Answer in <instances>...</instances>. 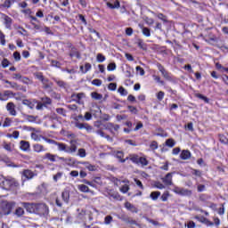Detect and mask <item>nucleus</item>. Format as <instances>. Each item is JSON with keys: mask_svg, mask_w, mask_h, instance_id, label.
I'll list each match as a JSON object with an SVG mask.
<instances>
[{"mask_svg": "<svg viewBox=\"0 0 228 228\" xmlns=\"http://www.w3.org/2000/svg\"><path fill=\"white\" fill-rule=\"evenodd\" d=\"M43 140L49 144L56 145L59 151H63L65 153L72 154L77 150L75 140L70 141V146H68L64 142H57V141L45 136L43 137Z\"/></svg>", "mask_w": 228, "mask_h": 228, "instance_id": "nucleus-1", "label": "nucleus"}, {"mask_svg": "<svg viewBox=\"0 0 228 228\" xmlns=\"http://www.w3.org/2000/svg\"><path fill=\"white\" fill-rule=\"evenodd\" d=\"M20 185L19 182L14 178H5L4 176H0V186L4 190H10Z\"/></svg>", "mask_w": 228, "mask_h": 228, "instance_id": "nucleus-2", "label": "nucleus"}, {"mask_svg": "<svg viewBox=\"0 0 228 228\" xmlns=\"http://www.w3.org/2000/svg\"><path fill=\"white\" fill-rule=\"evenodd\" d=\"M14 207H15L14 202L4 201L1 205L2 214L4 216L10 215Z\"/></svg>", "mask_w": 228, "mask_h": 228, "instance_id": "nucleus-3", "label": "nucleus"}, {"mask_svg": "<svg viewBox=\"0 0 228 228\" xmlns=\"http://www.w3.org/2000/svg\"><path fill=\"white\" fill-rule=\"evenodd\" d=\"M48 211H49V208L44 203L36 204L35 214L45 216L48 214Z\"/></svg>", "mask_w": 228, "mask_h": 228, "instance_id": "nucleus-4", "label": "nucleus"}, {"mask_svg": "<svg viewBox=\"0 0 228 228\" xmlns=\"http://www.w3.org/2000/svg\"><path fill=\"white\" fill-rule=\"evenodd\" d=\"M13 96V92L10 90H5L4 93H0V101L5 102L8 101L9 98Z\"/></svg>", "mask_w": 228, "mask_h": 228, "instance_id": "nucleus-5", "label": "nucleus"}, {"mask_svg": "<svg viewBox=\"0 0 228 228\" xmlns=\"http://www.w3.org/2000/svg\"><path fill=\"white\" fill-rule=\"evenodd\" d=\"M5 109H7V111L9 115L11 116H17V110H16V106L12 102H8L7 106H5Z\"/></svg>", "mask_w": 228, "mask_h": 228, "instance_id": "nucleus-6", "label": "nucleus"}, {"mask_svg": "<svg viewBox=\"0 0 228 228\" xmlns=\"http://www.w3.org/2000/svg\"><path fill=\"white\" fill-rule=\"evenodd\" d=\"M85 98L84 93L72 94L71 99L78 104H83L82 99Z\"/></svg>", "mask_w": 228, "mask_h": 228, "instance_id": "nucleus-7", "label": "nucleus"}, {"mask_svg": "<svg viewBox=\"0 0 228 228\" xmlns=\"http://www.w3.org/2000/svg\"><path fill=\"white\" fill-rule=\"evenodd\" d=\"M22 206L25 208L28 213L36 214V204L24 202L22 203Z\"/></svg>", "mask_w": 228, "mask_h": 228, "instance_id": "nucleus-8", "label": "nucleus"}, {"mask_svg": "<svg viewBox=\"0 0 228 228\" xmlns=\"http://www.w3.org/2000/svg\"><path fill=\"white\" fill-rule=\"evenodd\" d=\"M75 126H76L77 128H78L79 130L86 129V130L88 131V132H91V131L93 130L92 126H89V125L86 124V123L76 122V123H75Z\"/></svg>", "mask_w": 228, "mask_h": 228, "instance_id": "nucleus-9", "label": "nucleus"}, {"mask_svg": "<svg viewBox=\"0 0 228 228\" xmlns=\"http://www.w3.org/2000/svg\"><path fill=\"white\" fill-rule=\"evenodd\" d=\"M162 182H163L167 186H171V185H173V175H172V173L167 174V175L162 178Z\"/></svg>", "mask_w": 228, "mask_h": 228, "instance_id": "nucleus-10", "label": "nucleus"}, {"mask_svg": "<svg viewBox=\"0 0 228 228\" xmlns=\"http://www.w3.org/2000/svg\"><path fill=\"white\" fill-rule=\"evenodd\" d=\"M31 147V145L29 144V142H28V141L25 140H21L20 142V149L23 151H28L29 148Z\"/></svg>", "mask_w": 228, "mask_h": 228, "instance_id": "nucleus-11", "label": "nucleus"}, {"mask_svg": "<svg viewBox=\"0 0 228 228\" xmlns=\"http://www.w3.org/2000/svg\"><path fill=\"white\" fill-rule=\"evenodd\" d=\"M195 219L198 220L200 223H202V224H204L208 226H212L213 225V223L210 222L208 218H206L204 216H196Z\"/></svg>", "mask_w": 228, "mask_h": 228, "instance_id": "nucleus-12", "label": "nucleus"}, {"mask_svg": "<svg viewBox=\"0 0 228 228\" xmlns=\"http://www.w3.org/2000/svg\"><path fill=\"white\" fill-rule=\"evenodd\" d=\"M191 153L188 150H183L180 153V159H182L183 160H187V159H191Z\"/></svg>", "mask_w": 228, "mask_h": 228, "instance_id": "nucleus-13", "label": "nucleus"}, {"mask_svg": "<svg viewBox=\"0 0 228 228\" xmlns=\"http://www.w3.org/2000/svg\"><path fill=\"white\" fill-rule=\"evenodd\" d=\"M158 69L161 72L163 77H165V79L169 80L170 77L168 72L164 69V67L160 64H158Z\"/></svg>", "mask_w": 228, "mask_h": 228, "instance_id": "nucleus-14", "label": "nucleus"}, {"mask_svg": "<svg viewBox=\"0 0 228 228\" xmlns=\"http://www.w3.org/2000/svg\"><path fill=\"white\" fill-rule=\"evenodd\" d=\"M33 151L37 153H41L46 151V149L43 145L37 143L33 145Z\"/></svg>", "mask_w": 228, "mask_h": 228, "instance_id": "nucleus-15", "label": "nucleus"}, {"mask_svg": "<svg viewBox=\"0 0 228 228\" xmlns=\"http://www.w3.org/2000/svg\"><path fill=\"white\" fill-rule=\"evenodd\" d=\"M12 79L13 80H18V81H22V82L28 81V77H23L20 73H13L12 74Z\"/></svg>", "mask_w": 228, "mask_h": 228, "instance_id": "nucleus-16", "label": "nucleus"}, {"mask_svg": "<svg viewBox=\"0 0 228 228\" xmlns=\"http://www.w3.org/2000/svg\"><path fill=\"white\" fill-rule=\"evenodd\" d=\"M125 207L126 208V209H128V211H132V213H138V208L130 202H126Z\"/></svg>", "mask_w": 228, "mask_h": 228, "instance_id": "nucleus-17", "label": "nucleus"}, {"mask_svg": "<svg viewBox=\"0 0 228 228\" xmlns=\"http://www.w3.org/2000/svg\"><path fill=\"white\" fill-rule=\"evenodd\" d=\"M4 20L5 28H11L12 25V19L10 18L9 16L4 15Z\"/></svg>", "mask_w": 228, "mask_h": 228, "instance_id": "nucleus-18", "label": "nucleus"}, {"mask_svg": "<svg viewBox=\"0 0 228 228\" xmlns=\"http://www.w3.org/2000/svg\"><path fill=\"white\" fill-rule=\"evenodd\" d=\"M81 164L84 165L86 168L90 172L96 171V167L94 165L90 164L89 162H82Z\"/></svg>", "mask_w": 228, "mask_h": 228, "instance_id": "nucleus-19", "label": "nucleus"}, {"mask_svg": "<svg viewBox=\"0 0 228 228\" xmlns=\"http://www.w3.org/2000/svg\"><path fill=\"white\" fill-rule=\"evenodd\" d=\"M57 158H59V156L53 155V154H51V153H46L44 157V159H47L48 160H50L52 162H56Z\"/></svg>", "mask_w": 228, "mask_h": 228, "instance_id": "nucleus-20", "label": "nucleus"}, {"mask_svg": "<svg viewBox=\"0 0 228 228\" xmlns=\"http://www.w3.org/2000/svg\"><path fill=\"white\" fill-rule=\"evenodd\" d=\"M35 77L37 79H38L39 81L42 82V84H45L46 82H48L47 78H45L43 74L41 72H37L35 74Z\"/></svg>", "mask_w": 228, "mask_h": 228, "instance_id": "nucleus-21", "label": "nucleus"}, {"mask_svg": "<svg viewBox=\"0 0 228 228\" xmlns=\"http://www.w3.org/2000/svg\"><path fill=\"white\" fill-rule=\"evenodd\" d=\"M107 6L110 9H118L120 7V4L118 0H116L114 4L108 2Z\"/></svg>", "mask_w": 228, "mask_h": 228, "instance_id": "nucleus-22", "label": "nucleus"}, {"mask_svg": "<svg viewBox=\"0 0 228 228\" xmlns=\"http://www.w3.org/2000/svg\"><path fill=\"white\" fill-rule=\"evenodd\" d=\"M4 83L8 85L5 86V88H12V89L18 88V84L16 82H11L9 80H4Z\"/></svg>", "mask_w": 228, "mask_h": 228, "instance_id": "nucleus-23", "label": "nucleus"}, {"mask_svg": "<svg viewBox=\"0 0 228 228\" xmlns=\"http://www.w3.org/2000/svg\"><path fill=\"white\" fill-rule=\"evenodd\" d=\"M192 194V191L190 190H186L183 187H181L180 190V196H191Z\"/></svg>", "mask_w": 228, "mask_h": 228, "instance_id": "nucleus-24", "label": "nucleus"}, {"mask_svg": "<svg viewBox=\"0 0 228 228\" xmlns=\"http://www.w3.org/2000/svg\"><path fill=\"white\" fill-rule=\"evenodd\" d=\"M142 28V33L145 37H151V29L145 27H141Z\"/></svg>", "mask_w": 228, "mask_h": 228, "instance_id": "nucleus-25", "label": "nucleus"}, {"mask_svg": "<svg viewBox=\"0 0 228 228\" xmlns=\"http://www.w3.org/2000/svg\"><path fill=\"white\" fill-rule=\"evenodd\" d=\"M34 176V174L32 173L31 170H24L23 171V177H25L26 179L29 180L32 179Z\"/></svg>", "mask_w": 228, "mask_h": 228, "instance_id": "nucleus-26", "label": "nucleus"}, {"mask_svg": "<svg viewBox=\"0 0 228 228\" xmlns=\"http://www.w3.org/2000/svg\"><path fill=\"white\" fill-rule=\"evenodd\" d=\"M43 138V135L37 134V133H31V139L35 142H40Z\"/></svg>", "mask_w": 228, "mask_h": 228, "instance_id": "nucleus-27", "label": "nucleus"}, {"mask_svg": "<svg viewBox=\"0 0 228 228\" xmlns=\"http://www.w3.org/2000/svg\"><path fill=\"white\" fill-rule=\"evenodd\" d=\"M91 97L96 101H101L103 98L102 94L97 92L91 93Z\"/></svg>", "mask_w": 228, "mask_h": 228, "instance_id": "nucleus-28", "label": "nucleus"}, {"mask_svg": "<svg viewBox=\"0 0 228 228\" xmlns=\"http://www.w3.org/2000/svg\"><path fill=\"white\" fill-rule=\"evenodd\" d=\"M14 0H2V6L4 8H10Z\"/></svg>", "mask_w": 228, "mask_h": 228, "instance_id": "nucleus-29", "label": "nucleus"}, {"mask_svg": "<svg viewBox=\"0 0 228 228\" xmlns=\"http://www.w3.org/2000/svg\"><path fill=\"white\" fill-rule=\"evenodd\" d=\"M138 165H142V167H147V165H149V161L147 160V159L140 157L138 160Z\"/></svg>", "mask_w": 228, "mask_h": 228, "instance_id": "nucleus-30", "label": "nucleus"}, {"mask_svg": "<svg viewBox=\"0 0 228 228\" xmlns=\"http://www.w3.org/2000/svg\"><path fill=\"white\" fill-rule=\"evenodd\" d=\"M91 113L93 115H99L100 113H102V110L99 106L94 105V106H93V109L91 110Z\"/></svg>", "mask_w": 228, "mask_h": 228, "instance_id": "nucleus-31", "label": "nucleus"}, {"mask_svg": "<svg viewBox=\"0 0 228 228\" xmlns=\"http://www.w3.org/2000/svg\"><path fill=\"white\" fill-rule=\"evenodd\" d=\"M4 148L5 149V151H7L8 152H12L13 151L14 145L12 144V142H4Z\"/></svg>", "mask_w": 228, "mask_h": 228, "instance_id": "nucleus-32", "label": "nucleus"}, {"mask_svg": "<svg viewBox=\"0 0 228 228\" xmlns=\"http://www.w3.org/2000/svg\"><path fill=\"white\" fill-rule=\"evenodd\" d=\"M160 196V192L159 191H152L151 194H150V198L152 200H158V198H159Z\"/></svg>", "mask_w": 228, "mask_h": 228, "instance_id": "nucleus-33", "label": "nucleus"}, {"mask_svg": "<svg viewBox=\"0 0 228 228\" xmlns=\"http://www.w3.org/2000/svg\"><path fill=\"white\" fill-rule=\"evenodd\" d=\"M61 198H62V200L65 201V202H69V198H70V194H69V191H63L62 193H61Z\"/></svg>", "mask_w": 228, "mask_h": 228, "instance_id": "nucleus-34", "label": "nucleus"}, {"mask_svg": "<svg viewBox=\"0 0 228 228\" xmlns=\"http://www.w3.org/2000/svg\"><path fill=\"white\" fill-rule=\"evenodd\" d=\"M24 214H25L24 208H16V210H15V215H16L18 217H21L22 216H24Z\"/></svg>", "mask_w": 228, "mask_h": 228, "instance_id": "nucleus-35", "label": "nucleus"}, {"mask_svg": "<svg viewBox=\"0 0 228 228\" xmlns=\"http://www.w3.org/2000/svg\"><path fill=\"white\" fill-rule=\"evenodd\" d=\"M96 61L97 62H104L106 61V57L102 53H97Z\"/></svg>", "mask_w": 228, "mask_h": 228, "instance_id": "nucleus-36", "label": "nucleus"}, {"mask_svg": "<svg viewBox=\"0 0 228 228\" xmlns=\"http://www.w3.org/2000/svg\"><path fill=\"white\" fill-rule=\"evenodd\" d=\"M22 104L28 106L30 109H33L35 107V102H31L29 100H24L22 102Z\"/></svg>", "mask_w": 228, "mask_h": 228, "instance_id": "nucleus-37", "label": "nucleus"}, {"mask_svg": "<svg viewBox=\"0 0 228 228\" xmlns=\"http://www.w3.org/2000/svg\"><path fill=\"white\" fill-rule=\"evenodd\" d=\"M137 46H138L140 49L146 50V44L143 42L142 39H138V41H137Z\"/></svg>", "mask_w": 228, "mask_h": 228, "instance_id": "nucleus-38", "label": "nucleus"}, {"mask_svg": "<svg viewBox=\"0 0 228 228\" xmlns=\"http://www.w3.org/2000/svg\"><path fill=\"white\" fill-rule=\"evenodd\" d=\"M25 118H26L27 122H31V123H35L37 120V117L32 116V115H26Z\"/></svg>", "mask_w": 228, "mask_h": 228, "instance_id": "nucleus-39", "label": "nucleus"}, {"mask_svg": "<svg viewBox=\"0 0 228 228\" xmlns=\"http://www.w3.org/2000/svg\"><path fill=\"white\" fill-rule=\"evenodd\" d=\"M166 145H167V147L173 148V147L175 145V142L174 139L169 138V139H167V140L166 141Z\"/></svg>", "mask_w": 228, "mask_h": 228, "instance_id": "nucleus-40", "label": "nucleus"}, {"mask_svg": "<svg viewBox=\"0 0 228 228\" xmlns=\"http://www.w3.org/2000/svg\"><path fill=\"white\" fill-rule=\"evenodd\" d=\"M12 118H5L4 123L3 125V127L6 128V127H10L12 126Z\"/></svg>", "mask_w": 228, "mask_h": 228, "instance_id": "nucleus-41", "label": "nucleus"}, {"mask_svg": "<svg viewBox=\"0 0 228 228\" xmlns=\"http://www.w3.org/2000/svg\"><path fill=\"white\" fill-rule=\"evenodd\" d=\"M113 222V216H106L104 218V224L109 225Z\"/></svg>", "mask_w": 228, "mask_h": 228, "instance_id": "nucleus-42", "label": "nucleus"}, {"mask_svg": "<svg viewBox=\"0 0 228 228\" xmlns=\"http://www.w3.org/2000/svg\"><path fill=\"white\" fill-rule=\"evenodd\" d=\"M129 190L130 187L127 183H125L124 185H122V187H120V191L124 194H126Z\"/></svg>", "mask_w": 228, "mask_h": 228, "instance_id": "nucleus-43", "label": "nucleus"}, {"mask_svg": "<svg viewBox=\"0 0 228 228\" xmlns=\"http://www.w3.org/2000/svg\"><path fill=\"white\" fill-rule=\"evenodd\" d=\"M91 84L94 86L100 87L102 85V81L101 79H94Z\"/></svg>", "mask_w": 228, "mask_h": 228, "instance_id": "nucleus-44", "label": "nucleus"}, {"mask_svg": "<svg viewBox=\"0 0 228 228\" xmlns=\"http://www.w3.org/2000/svg\"><path fill=\"white\" fill-rule=\"evenodd\" d=\"M115 155L123 163L126 160V159H123L124 153L122 151H117Z\"/></svg>", "mask_w": 228, "mask_h": 228, "instance_id": "nucleus-45", "label": "nucleus"}, {"mask_svg": "<svg viewBox=\"0 0 228 228\" xmlns=\"http://www.w3.org/2000/svg\"><path fill=\"white\" fill-rule=\"evenodd\" d=\"M78 189L82 192H89V187H87V185H84V184L78 185Z\"/></svg>", "mask_w": 228, "mask_h": 228, "instance_id": "nucleus-46", "label": "nucleus"}, {"mask_svg": "<svg viewBox=\"0 0 228 228\" xmlns=\"http://www.w3.org/2000/svg\"><path fill=\"white\" fill-rule=\"evenodd\" d=\"M154 187L159 189V190H163V189L166 188L165 185H163V183H160V182H155L154 183Z\"/></svg>", "mask_w": 228, "mask_h": 228, "instance_id": "nucleus-47", "label": "nucleus"}, {"mask_svg": "<svg viewBox=\"0 0 228 228\" xmlns=\"http://www.w3.org/2000/svg\"><path fill=\"white\" fill-rule=\"evenodd\" d=\"M196 96L200 99L203 100L205 102L208 103L209 100L208 98H207V96L203 95L202 94H197Z\"/></svg>", "mask_w": 228, "mask_h": 228, "instance_id": "nucleus-48", "label": "nucleus"}, {"mask_svg": "<svg viewBox=\"0 0 228 228\" xmlns=\"http://www.w3.org/2000/svg\"><path fill=\"white\" fill-rule=\"evenodd\" d=\"M130 159H131L134 163L139 165L140 157H139L138 155H132L131 158H130Z\"/></svg>", "mask_w": 228, "mask_h": 228, "instance_id": "nucleus-49", "label": "nucleus"}, {"mask_svg": "<svg viewBox=\"0 0 228 228\" xmlns=\"http://www.w3.org/2000/svg\"><path fill=\"white\" fill-rule=\"evenodd\" d=\"M107 69H108L109 71H113V70L117 69V64H115V62L110 63V64L107 66Z\"/></svg>", "mask_w": 228, "mask_h": 228, "instance_id": "nucleus-50", "label": "nucleus"}, {"mask_svg": "<svg viewBox=\"0 0 228 228\" xmlns=\"http://www.w3.org/2000/svg\"><path fill=\"white\" fill-rule=\"evenodd\" d=\"M150 149L151 151H156L158 150V142L156 141H152L150 144Z\"/></svg>", "mask_w": 228, "mask_h": 228, "instance_id": "nucleus-51", "label": "nucleus"}, {"mask_svg": "<svg viewBox=\"0 0 228 228\" xmlns=\"http://www.w3.org/2000/svg\"><path fill=\"white\" fill-rule=\"evenodd\" d=\"M191 174L197 177L202 176V172L198 169H192Z\"/></svg>", "mask_w": 228, "mask_h": 228, "instance_id": "nucleus-52", "label": "nucleus"}, {"mask_svg": "<svg viewBox=\"0 0 228 228\" xmlns=\"http://www.w3.org/2000/svg\"><path fill=\"white\" fill-rule=\"evenodd\" d=\"M118 93L122 95V96H126L127 95V91L123 87V86H120L118 88Z\"/></svg>", "mask_w": 228, "mask_h": 228, "instance_id": "nucleus-53", "label": "nucleus"}, {"mask_svg": "<svg viewBox=\"0 0 228 228\" xmlns=\"http://www.w3.org/2000/svg\"><path fill=\"white\" fill-rule=\"evenodd\" d=\"M135 70H137V72H139V74L141 76H144L145 75L144 69L142 67H140V66L135 67Z\"/></svg>", "mask_w": 228, "mask_h": 228, "instance_id": "nucleus-54", "label": "nucleus"}, {"mask_svg": "<svg viewBox=\"0 0 228 228\" xmlns=\"http://www.w3.org/2000/svg\"><path fill=\"white\" fill-rule=\"evenodd\" d=\"M164 96H165V94H164L163 91H159V92L157 94V99H158L159 101H162L163 98H164Z\"/></svg>", "mask_w": 228, "mask_h": 228, "instance_id": "nucleus-55", "label": "nucleus"}, {"mask_svg": "<svg viewBox=\"0 0 228 228\" xmlns=\"http://www.w3.org/2000/svg\"><path fill=\"white\" fill-rule=\"evenodd\" d=\"M47 183H42V185H40L41 192L45 193L47 191Z\"/></svg>", "mask_w": 228, "mask_h": 228, "instance_id": "nucleus-56", "label": "nucleus"}, {"mask_svg": "<svg viewBox=\"0 0 228 228\" xmlns=\"http://www.w3.org/2000/svg\"><path fill=\"white\" fill-rule=\"evenodd\" d=\"M168 197H169V192H168V191H165V192L162 194V196H161L162 201H167V199H168Z\"/></svg>", "mask_w": 228, "mask_h": 228, "instance_id": "nucleus-57", "label": "nucleus"}, {"mask_svg": "<svg viewBox=\"0 0 228 228\" xmlns=\"http://www.w3.org/2000/svg\"><path fill=\"white\" fill-rule=\"evenodd\" d=\"M144 21H145L148 25H152V24L155 23V20H154L153 19L149 18V17H146V18L144 19Z\"/></svg>", "mask_w": 228, "mask_h": 228, "instance_id": "nucleus-58", "label": "nucleus"}, {"mask_svg": "<svg viewBox=\"0 0 228 228\" xmlns=\"http://www.w3.org/2000/svg\"><path fill=\"white\" fill-rule=\"evenodd\" d=\"M77 155L81 158H85L86 156V151L84 149H79Z\"/></svg>", "mask_w": 228, "mask_h": 228, "instance_id": "nucleus-59", "label": "nucleus"}, {"mask_svg": "<svg viewBox=\"0 0 228 228\" xmlns=\"http://www.w3.org/2000/svg\"><path fill=\"white\" fill-rule=\"evenodd\" d=\"M109 90L110 91H116L117 90V85L116 83H110L108 86Z\"/></svg>", "mask_w": 228, "mask_h": 228, "instance_id": "nucleus-60", "label": "nucleus"}, {"mask_svg": "<svg viewBox=\"0 0 228 228\" xmlns=\"http://www.w3.org/2000/svg\"><path fill=\"white\" fill-rule=\"evenodd\" d=\"M181 189L182 187H177V185L174 186V189L172 190L175 194H180L181 193Z\"/></svg>", "mask_w": 228, "mask_h": 228, "instance_id": "nucleus-61", "label": "nucleus"}, {"mask_svg": "<svg viewBox=\"0 0 228 228\" xmlns=\"http://www.w3.org/2000/svg\"><path fill=\"white\" fill-rule=\"evenodd\" d=\"M84 118H85V120H87V121L92 120V113L86 112V113L85 114Z\"/></svg>", "mask_w": 228, "mask_h": 228, "instance_id": "nucleus-62", "label": "nucleus"}, {"mask_svg": "<svg viewBox=\"0 0 228 228\" xmlns=\"http://www.w3.org/2000/svg\"><path fill=\"white\" fill-rule=\"evenodd\" d=\"M92 69V65L90 63H86L85 65V71L84 74H86L87 71H89Z\"/></svg>", "mask_w": 228, "mask_h": 228, "instance_id": "nucleus-63", "label": "nucleus"}, {"mask_svg": "<svg viewBox=\"0 0 228 228\" xmlns=\"http://www.w3.org/2000/svg\"><path fill=\"white\" fill-rule=\"evenodd\" d=\"M10 62L7 59H4L3 61H2V66L3 68H7L9 66Z\"/></svg>", "mask_w": 228, "mask_h": 228, "instance_id": "nucleus-64", "label": "nucleus"}]
</instances>
